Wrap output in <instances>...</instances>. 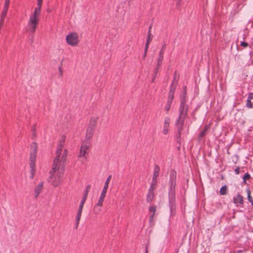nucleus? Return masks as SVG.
Here are the masks:
<instances>
[{
	"label": "nucleus",
	"instance_id": "1",
	"mask_svg": "<svg viewBox=\"0 0 253 253\" xmlns=\"http://www.w3.org/2000/svg\"><path fill=\"white\" fill-rule=\"evenodd\" d=\"M63 145V142L61 144V146H58L56 150V158L53 161L51 169L49 172V181L55 187L58 186L61 183L65 171L64 163L59 162L58 159L61 153Z\"/></svg>",
	"mask_w": 253,
	"mask_h": 253
},
{
	"label": "nucleus",
	"instance_id": "2",
	"mask_svg": "<svg viewBox=\"0 0 253 253\" xmlns=\"http://www.w3.org/2000/svg\"><path fill=\"white\" fill-rule=\"evenodd\" d=\"M42 3V0H37V6L34 8L33 11L29 15L27 23V30L32 33H34L36 32L39 25Z\"/></svg>",
	"mask_w": 253,
	"mask_h": 253
},
{
	"label": "nucleus",
	"instance_id": "3",
	"mask_svg": "<svg viewBox=\"0 0 253 253\" xmlns=\"http://www.w3.org/2000/svg\"><path fill=\"white\" fill-rule=\"evenodd\" d=\"M186 94L185 90L184 95ZM188 106L185 104V97L184 95L181 98V103L179 108V118L176 123V125L178 128H181L183 125L184 119L187 115Z\"/></svg>",
	"mask_w": 253,
	"mask_h": 253
},
{
	"label": "nucleus",
	"instance_id": "4",
	"mask_svg": "<svg viewBox=\"0 0 253 253\" xmlns=\"http://www.w3.org/2000/svg\"><path fill=\"white\" fill-rule=\"evenodd\" d=\"M37 148L38 146L36 143L33 142L31 144L29 165L31 169V178L34 177L36 173L35 163L37 158Z\"/></svg>",
	"mask_w": 253,
	"mask_h": 253
},
{
	"label": "nucleus",
	"instance_id": "5",
	"mask_svg": "<svg viewBox=\"0 0 253 253\" xmlns=\"http://www.w3.org/2000/svg\"><path fill=\"white\" fill-rule=\"evenodd\" d=\"M66 42L71 46H77L80 42L79 36L76 32H70L66 37Z\"/></svg>",
	"mask_w": 253,
	"mask_h": 253
},
{
	"label": "nucleus",
	"instance_id": "6",
	"mask_svg": "<svg viewBox=\"0 0 253 253\" xmlns=\"http://www.w3.org/2000/svg\"><path fill=\"white\" fill-rule=\"evenodd\" d=\"M88 195V191H86L83 196L82 197V200L80 202L79 207L78 210L77 216L76 218L77 224H78L80 221L82 216V211L84 204L86 200Z\"/></svg>",
	"mask_w": 253,
	"mask_h": 253
},
{
	"label": "nucleus",
	"instance_id": "7",
	"mask_svg": "<svg viewBox=\"0 0 253 253\" xmlns=\"http://www.w3.org/2000/svg\"><path fill=\"white\" fill-rule=\"evenodd\" d=\"M175 179H176V173L175 172H172L170 175V190L169 192V196L171 198H172L174 194V189L175 186Z\"/></svg>",
	"mask_w": 253,
	"mask_h": 253
},
{
	"label": "nucleus",
	"instance_id": "8",
	"mask_svg": "<svg viewBox=\"0 0 253 253\" xmlns=\"http://www.w3.org/2000/svg\"><path fill=\"white\" fill-rule=\"evenodd\" d=\"M88 148V144L85 142L82 143L80 148L79 157L81 159H83V160L85 159L86 158V155L87 154Z\"/></svg>",
	"mask_w": 253,
	"mask_h": 253
},
{
	"label": "nucleus",
	"instance_id": "9",
	"mask_svg": "<svg viewBox=\"0 0 253 253\" xmlns=\"http://www.w3.org/2000/svg\"><path fill=\"white\" fill-rule=\"evenodd\" d=\"M62 142H63V146L62 147V149L63 148V146L64 145V138L62 140H61L59 142V143L58 145L57 149H58V147L59 146H61V144H62ZM67 155V150H64L63 152V153H62V151H61V153L60 155V157H58V159L59 160V162H63L62 161H64L65 160Z\"/></svg>",
	"mask_w": 253,
	"mask_h": 253
},
{
	"label": "nucleus",
	"instance_id": "10",
	"mask_svg": "<svg viewBox=\"0 0 253 253\" xmlns=\"http://www.w3.org/2000/svg\"><path fill=\"white\" fill-rule=\"evenodd\" d=\"M95 128L94 127H92L91 126H88L86 131V134H85V138L89 140L90 139L95 131Z\"/></svg>",
	"mask_w": 253,
	"mask_h": 253
},
{
	"label": "nucleus",
	"instance_id": "11",
	"mask_svg": "<svg viewBox=\"0 0 253 253\" xmlns=\"http://www.w3.org/2000/svg\"><path fill=\"white\" fill-rule=\"evenodd\" d=\"M170 121L169 118H166L165 119L163 126V133L164 134H167L169 131Z\"/></svg>",
	"mask_w": 253,
	"mask_h": 253
},
{
	"label": "nucleus",
	"instance_id": "12",
	"mask_svg": "<svg viewBox=\"0 0 253 253\" xmlns=\"http://www.w3.org/2000/svg\"><path fill=\"white\" fill-rule=\"evenodd\" d=\"M107 191L105 190L102 191V192L100 195L99 199L97 203L99 206H103L104 200L106 197Z\"/></svg>",
	"mask_w": 253,
	"mask_h": 253
},
{
	"label": "nucleus",
	"instance_id": "13",
	"mask_svg": "<svg viewBox=\"0 0 253 253\" xmlns=\"http://www.w3.org/2000/svg\"><path fill=\"white\" fill-rule=\"evenodd\" d=\"M233 202L236 204H243V197L240 194H237L233 198Z\"/></svg>",
	"mask_w": 253,
	"mask_h": 253
},
{
	"label": "nucleus",
	"instance_id": "14",
	"mask_svg": "<svg viewBox=\"0 0 253 253\" xmlns=\"http://www.w3.org/2000/svg\"><path fill=\"white\" fill-rule=\"evenodd\" d=\"M97 121H98V117H91L89 121L88 126L95 128L96 125H97Z\"/></svg>",
	"mask_w": 253,
	"mask_h": 253
},
{
	"label": "nucleus",
	"instance_id": "15",
	"mask_svg": "<svg viewBox=\"0 0 253 253\" xmlns=\"http://www.w3.org/2000/svg\"><path fill=\"white\" fill-rule=\"evenodd\" d=\"M102 206H99L98 205V203H96L93 209V212L95 214L97 215L98 214L102 211Z\"/></svg>",
	"mask_w": 253,
	"mask_h": 253
},
{
	"label": "nucleus",
	"instance_id": "16",
	"mask_svg": "<svg viewBox=\"0 0 253 253\" xmlns=\"http://www.w3.org/2000/svg\"><path fill=\"white\" fill-rule=\"evenodd\" d=\"M43 184L41 183L39 184L35 188V194L36 196H38L40 193L41 192Z\"/></svg>",
	"mask_w": 253,
	"mask_h": 253
},
{
	"label": "nucleus",
	"instance_id": "17",
	"mask_svg": "<svg viewBox=\"0 0 253 253\" xmlns=\"http://www.w3.org/2000/svg\"><path fill=\"white\" fill-rule=\"evenodd\" d=\"M111 178H112V176L111 175L108 176V177H107V178L106 179V180L105 181V184H104V187L103 188V190L107 191V189H108V188L109 186V184L111 179Z\"/></svg>",
	"mask_w": 253,
	"mask_h": 253
},
{
	"label": "nucleus",
	"instance_id": "18",
	"mask_svg": "<svg viewBox=\"0 0 253 253\" xmlns=\"http://www.w3.org/2000/svg\"><path fill=\"white\" fill-rule=\"evenodd\" d=\"M174 90H175V89H174V88H171L169 91V98H168V101H169V102H172V100L174 97Z\"/></svg>",
	"mask_w": 253,
	"mask_h": 253
},
{
	"label": "nucleus",
	"instance_id": "19",
	"mask_svg": "<svg viewBox=\"0 0 253 253\" xmlns=\"http://www.w3.org/2000/svg\"><path fill=\"white\" fill-rule=\"evenodd\" d=\"M153 190L150 189L149 193L147 196V200L148 202H151L154 197V192Z\"/></svg>",
	"mask_w": 253,
	"mask_h": 253
},
{
	"label": "nucleus",
	"instance_id": "20",
	"mask_svg": "<svg viewBox=\"0 0 253 253\" xmlns=\"http://www.w3.org/2000/svg\"><path fill=\"white\" fill-rule=\"evenodd\" d=\"M7 10H8V8H6V7H3V10L1 14V24L2 23V22L3 21V19L6 15Z\"/></svg>",
	"mask_w": 253,
	"mask_h": 253
},
{
	"label": "nucleus",
	"instance_id": "21",
	"mask_svg": "<svg viewBox=\"0 0 253 253\" xmlns=\"http://www.w3.org/2000/svg\"><path fill=\"white\" fill-rule=\"evenodd\" d=\"M149 211L152 212V214L150 216V220L152 221L153 220V218L154 217L155 212L156 211V208L155 207L153 206H151L149 209Z\"/></svg>",
	"mask_w": 253,
	"mask_h": 253
},
{
	"label": "nucleus",
	"instance_id": "22",
	"mask_svg": "<svg viewBox=\"0 0 253 253\" xmlns=\"http://www.w3.org/2000/svg\"><path fill=\"white\" fill-rule=\"evenodd\" d=\"M220 194L222 195H225L227 193V187L226 186H222L220 189Z\"/></svg>",
	"mask_w": 253,
	"mask_h": 253
},
{
	"label": "nucleus",
	"instance_id": "23",
	"mask_svg": "<svg viewBox=\"0 0 253 253\" xmlns=\"http://www.w3.org/2000/svg\"><path fill=\"white\" fill-rule=\"evenodd\" d=\"M159 169L158 168H157L155 169L154 174H153V178L155 179L157 178V177L159 176Z\"/></svg>",
	"mask_w": 253,
	"mask_h": 253
},
{
	"label": "nucleus",
	"instance_id": "24",
	"mask_svg": "<svg viewBox=\"0 0 253 253\" xmlns=\"http://www.w3.org/2000/svg\"><path fill=\"white\" fill-rule=\"evenodd\" d=\"M247 192L248 194V199L251 203L253 201V200L252 196H251V191L249 189L247 190Z\"/></svg>",
	"mask_w": 253,
	"mask_h": 253
},
{
	"label": "nucleus",
	"instance_id": "25",
	"mask_svg": "<svg viewBox=\"0 0 253 253\" xmlns=\"http://www.w3.org/2000/svg\"><path fill=\"white\" fill-rule=\"evenodd\" d=\"M250 177H251L250 175L248 173H246L243 177L244 183H246V180L249 179L250 178Z\"/></svg>",
	"mask_w": 253,
	"mask_h": 253
},
{
	"label": "nucleus",
	"instance_id": "26",
	"mask_svg": "<svg viewBox=\"0 0 253 253\" xmlns=\"http://www.w3.org/2000/svg\"><path fill=\"white\" fill-rule=\"evenodd\" d=\"M153 36L150 33V31L149 32L147 37V42H150L152 40Z\"/></svg>",
	"mask_w": 253,
	"mask_h": 253
},
{
	"label": "nucleus",
	"instance_id": "27",
	"mask_svg": "<svg viewBox=\"0 0 253 253\" xmlns=\"http://www.w3.org/2000/svg\"><path fill=\"white\" fill-rule=\"evenodd\" d=\"M156 183H157V179H154L153 178L152 182V184H151V187L150 189H151V190L153 189L154 190L155 188L153 186L156 185Z\"/></svg>",
	"mask_w": 253,
	"mask_h": 253
},
{
	"label": "nucleus",
	"instance_id": "28",
	"mask_svg": "<svg viewBox=\"0 0 253 253\" xmlns=\"http://www.w3.org/2000/svg\"><path fill=\"white\" fill-rule=\"evenodd\" d=\"M208 128H209V126H207L206 127H205L204 129L200 133V137H202L203 136H204L205 135L206 132L207 131Z\"/></svg>",
	"mask_w": 253,
	"mask_h": 253
},
{
	"label": "nucleus",
	"instance_id": "29",
	"mask_svg": "<svg viewBox=\"0 0 253 253\" xmlns=\"http://www.w3.org/2000/svg\"><path fill=\"white\" fill-rule=\"evenodd\" d=\"M246 105H247V107H248L249 108H252L253 107L251 100H247Z\"/></svg>",
	"mask_w": 253,
	"mask_h": 253
},
{
	"label": "nucleus",
	"instance_id": "30",
	"mask_svg": "<svg viewBox=\"0 0 253 253\" xmlns=\"http://www.w3.org/2000/svg\"><path fill=\"white\" fill-rule=\"evenodd\" d=\"M171 104V102H169V101H168L167 104L165 108V109L167 111H168L169 110Z\"/></svg>",
	"mask_w": 253,
	"mask_h": 253
},
{
	"label": "nucleus",
	"instance_id": "31",
	"mask_svg": "<svg viewBox=\"0 0 253 253\" xmlns=\"http://www.w3.org/2000/svg\"><path fill=\"white\" fill-rule=\"evenodd\" d=\"M163 54H164V53L163 52V51H161L160 52V54H159V60L161 61H162L163 59Z\"/></svg>",
	"mask_w": 253,
	"mask_h": 253
},
{
	"label": "nucleus",
	"instance_id": "32",
	"mask_svg": "<svg viewBox=\"0 0 253 253\" xmlns=\"http://www.w3.org/2000/svg\"><path fill=\"white\" fill-rule=\"evenodd\" d=\"M10 2V0H5V3L3 7H6V8H8L9 4Z\"/></svg>",
	"mask_w": 253,
	"mask_h": 253
},
{
	"label": "nucleus",
	"instance_id": "33",
	"mask_svg": "<svg viewBox=\"0 0 253 253\" xmlns=\"http://www.w3.org/2000/svg\"><path fill=\"white\" fill-rule=\"evenodd\" d=\"M241 45L243 46L244 47H246L248 45V43L245 42H241Z\"/></svg>",
	"mask_w": 253,
	"mask_h": 253
},
{
	"label": "nucleus",
	"instance_id": "34",
	"mask_svg": "<svg viewBox=\"0 0 253 253\" xmlns=\"http://www.w3.org/2000/svg\"><path fill=\"white\" fill-rule=\"evenodd\" d=\"M253 93H250L248 95L247 100H252V99H253Z\"/></svg>",
	"mask_w": 253,
	"mask_h": 253
},
{
	"label": "nucleus",
	"instance_id": "35",
	"mask_svg": "<svg viewBox=\"0 0 253 253\" xmlns=\"http://www.w3.org/2000/svg\"><path fill=\"white\" fill-rule=\"evenodd\" d=\"M235 172L236 174H239L240 173V168L239 167H237L235 169Z\"/></svg>",
	"mask_w": 253,
	"mask_h": 253
},
{
	"label": "nucleus",
	"instance_id": "36",
	"mask_svg": "<svg viewBox=\"0 0 253 253\" xmlns=\"http://www.w3.org/2000/svg\"><path fill=\"white\" fill-rule=\"evenodd\" d=\"M150 42H146V44H145V49H148V47H149V45L150 44Z\"/></svg>",
	"mask_w": 253,
	"mask_h": 253
},
{
	"label": "nucleus",
	"instance_id": "37",
	"mask_svg": "<svg viewBox=\"0 0 253 253\" xmlns=\"http://www.w3.org/2000/svg\"><path fill=\"white\" fill-rule=\"evenodd\" d=\"M147 50L148 49H144V55H143V57L144 58H145L146 57V54H147Z\"/></svg>",
	"mask_w": 253,
	"mask_h": 253
},
{
	"label": "nucleus",
	"instance_id": "38",
	"mask_svg": "<svg viewBox=\"0 0 253 253\" xmlns=\"http://www.w3.org/2000/svg\"><path fill=\"white\" fill-rule=\"evenodd\" d=\"M162 61H160L159 60H158V66H160L161 64H162Z\"/></svg>",
	"mask_w": 253,
	"mask_h": 253
},
{
	"label": "nucleus",
	"instance_id": "39",
	"mask_svg": "<svg viewBox=\"0 0 253 253\" xmlns=\"http://www.w3.org/2000/svg\"><path fill=\"white\" fill-rule=\"evenodd\" d=\"M47 12H50V10L49 9H47Z\"/></svg>",
	"mask_w": 253,
	"mask_h": 253
},
{
	"label": "nucleus",
	"instance_id": "40",
	"mask_svg": "<svg viewBox=\"0 0 253 253\" xmlns=\"http://www.w3.org/2000/svg\"><path fill=\"white\" fill-rule=\"evenodd\" d=\"M251 204H252V206H253V201L252 202H251Z\"/></svg>",
	"mask_w": 253,
	"mask_h": 253
}]
</instances>
